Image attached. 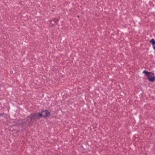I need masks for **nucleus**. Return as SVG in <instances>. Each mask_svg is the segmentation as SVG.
<instances>
[{
	"label": "nucleus",
	"instance_id": "1",
	"mask_svg": "<svg viewBox=\"0 0 155 155\" xmlns=\"http://www.w3.org/2000/svg\"><path fill=\"white\" fill-rule=\"evenodd\" d=\"M143 73L146 74L149 81L151 82H153L155 80V77L153 73L149 72L145 70L143 71Z\"/></svg>",
	"mask_w": 155,
	"mask_h": 155
},
{
	"label": "nucleus",
	"instance_id": "2",
	"mask_svg": "<svg viewBox=\"0 0 155 155\" xmlns=\"http://www.w3.org/2000/svg\"><path fill=\"white\" fill-rule=\"evenodd\" d=\"M29 117L31 118L30 120H31L32 118L37 120L42 117L41 112H39L31 114V116H30Z\"/></svg>",
	"mask_w": 155,
	"mask_h": 155
},
{
	"label": "nucleus",
	"instance_id": "3",
	"mask_svg": "<svg viewBox=\"0 0 155 155\" xmlns=\"http://www.w3.org/2000/svg\"><path fill=\"white\" fill-rule=\"evenodd\" d=\"M41 114V117L44 118L50 116L51 115V113L47 110L42 111Z\"/></svg>",
	"mask_w": 155,
	"mask_h": 155
},
{
	"label": "nucleus",
	"instance_id": "4",
	"mask_svg": "<svg viewBox=\"0 0 155 155\" xmlns=\"http://www.w3.org/2000/svg\"><path fill=\"white\" fill-rule=\"evenodd\" d=\"M150 42L153 45V49L155 50V41L153 38L150 41Z\"/></svg>",
	"mask_w": 155,
	"mask_h": 155
},
{
	"label": "nucleus",
	"instance_id": "5",
	"mask_svg": "<svg viewBox=\"0 0 155 155\" xmlns=\"http://www.w3.org/2000/svg\"><path fill=\"white\" fill-rule=\"evenodd\" d=\"M31 116V114L30 115H29L27 117V122L28 123H30L31 121L32 120H34V119H31V120H30V118H30L29 117L30 116Z\"/></svg>",
	"mask_w": 155,
	"mask_h": 155
},
{
	"label": "nucleus",
	"instance_id": "6",
	"mask_svg": "<svg viewBox=\"0 0 155 155\" xmlns=\"http://www.w3.org/2000/svg\"><path fill=\"white\" fill-rule=\"evenodd\" d=\"M59 21V19H54V20H52V21H54L55 23H57Z\"/></svg>",
	"mask_w": 155,
	"mask_h": 155
}]
</instances>
